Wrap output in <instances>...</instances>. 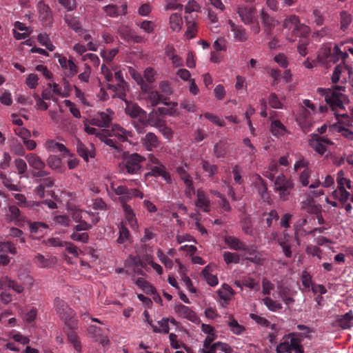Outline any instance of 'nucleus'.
<instances>
[{
	"instance_id": "49530a36",
	"label": "nucleus",
	"mask_w": 353,
	"mask_h": 353,
	"mask_svg": "<svg viewBox=\"0 0 353 353\" xmlns=\"http://www.w3.org/2000/svg\"><path fill=\"white\" fill-rule=\"evenodd\" d=\"M8 212V217L10 221H14L15 223L21 221V212L17 206H10Z\"/></svg>"
},
{
	"instance_id": "c03bdc74",
	"label": "nucleus",
	"mask_w": 353,
	"mask_h": 353,
	"mask_svg": "<svg viewBox=\"0 0 353 353\" xmlns=\"http://www.w3.org/2000/svg\"><path fill=\"white\" fill-rule=\"evenodd\" d=\"M65 21L68 26L74 30L76 32H80L81 30V26L79 21L71 15L65 16Z\"/></svg>"
},
{
	"instance_id": "603ef678",
	"label": "nucleus",
	"mask_w": 353,
	"mask_h": 353,
	"mask_svg": "<svg viewBox=\"0 0 353 353\" xmlns=\"http://www.w3.org/2000/svg\"><path fill=\"white\" fill-rule=\"evenodd\" d=\"M0 252L3 254L9 252L12 254H15L17 253V248L10 241L0 242Z\"/></svg>"
},
{
	"instance_id": "4468645a",
	"label": "nucleus",
	"mask_w": 353,
	"mask_h": 353,
	"mask_svg": "<svg viewBox=\"0 0 353 353\" xmlns=\"http://www.w3.org/2000/svg\"><path fill=\"white\" fill-rule=\"evenodd\" d=\"M236 12L244 24L250 23L256 18V9L254 7L239 6Z\"/></svg>"
},
{
	"instance_id": "3c124183",
	"label": "nucleus",
	"mask_w": 353,
	"mask_h": 353,
	"mask_svg": "<svg viewBox=\"0 0 353 353\" xmlns=\"http://www.w3.org/2000/svg\"><path fill=\"white\" fill-rule=\"evenodd\" d=\"M223 259L227 264L239 263L240 261V256L236 252H225L223 253Z\"/></svg>"
},
{
	"instance_id": "39448f33",
	"label": "nucleus",
	"mask_w": 353,
	"mask_h": 353,
	"mask_svg": "<svg viewBox=\"0 0 353 353\" xmlns=\"http://www.w3.org/2000/svg\"><path fill=\"white\" fill-rule=\"evenodd\" d=\"M112 190L117 195L119 196V201L122 207L132 198H143V193L137 188H128L125 185L115 186L114 183H111L110 187L108 188Z\"/></svg>"
},
{
	"instance_id": "a211bd4d",
	"label": "nucleus",
	"mask_w": 353,
	"mask_h": 353,
	"mask_svg": "<svg viewBox=\"0 0 353 353\" xmlns=\"http://www.w3.org/2000/svg\"><path fill=\"white\" fill-rule=\"evenodd\" d=\"M37 8L39 13V19L46 26L50 25L52 21V14L49 6L43 1H39Z\"/></svg>"
},
{
	"instance_id": "ddd939ff",
	"label": "nucleus",
	"mask_w": 353,
	"mask_h": 353,
	"mask_svg": "<svg viewBox=\"0 0 353 353\" xmlns=\"http://www.w3.org/2000/svg\"><path fill=\"white\" fill-rule=\"evenodd\" d=\"M125 113L131 118H139V121L143 122V119L146 118V112L140 108L137 103L129 102L125 99Z\"/></svg>"
},
{
	"instance_id": "423d86ee",
	"label": "nucleus",
	"mask_w": 353,
	"mask_h": 353,
	"mask_svg": "<svg viewBox=\"0 0 353 353\" xmlns=\"http://www.w3.org/2000/svg\"><path fill=\"white\" fill-rule=\"evenodd\" d=\"M285 28L292 30V34L295 37H306L310 31V28L300 22L299 18L296 15H290L287 17L283 23Z\"/></svg>"
},
{
	"instance_id": "dca6fc26",
	"label": "nucleus",
	"mask_w": 353,
	"mask_h": 353,
	"mask_svg": "<svg viewBox=\"0 0 353 353\" xmlns=\"http://www.w3.org/2000/svg\"><path fill=\"white\" fill-rule=\"evenodd\" d=\"M153 163H157L158 165L152 166L148 174L155 177L162 176L167 183L171 184L172 180L170 174L166 171L165 167L161 163H159L157 159H154Z\"/></svg>"
},
{
	"instance_id": "052dcab7",
	"label": "nucleus",
	"mask_w": 353,
	"mask_h": 353,
	"mask_svg": "<svg viewBox=\"0 0 353 353\" xmlns=\"http://www.w3.org/2000/svg\"><path fill=\"white\" fill-rule=\"evenodd\" d=\"M289 338L290 337H288V335L285 336L283 337V341L280 343L276 346V350L277 353H288V352H290V345H289Z\"/></svg>"
},
{
	"instance_id": "6e6d98bb",
	"label": "nucleus",
	"mask_w": 353,
	"mask_h": 353,
	"mask_svg": "<svg viewBox=\"0 0 353 353\" xmlns=\"http://www.w3.org/2000/svg\"><path fill=\"white\" fill-rule=\"evenodd\" d=\"M70 239L75 241H79L83 243H86L89 240V234L87 232L79 233V232H74L70 235Z\"/></svg>"
},
{
	"instance_id": "bf43d9fd",
	"label": "nucleus",
	"mask_w": 353,
	"mask_h": 353,
	"mask_svg": "<svg viewBox=\"0 0 353 353\" xmlns=\"http://www.w3.org/2000/svg\"><path fill=\"white\" fill-rule=\"evenodd\" d=\"M0 179L1 180L3 184L10 190L19 191L18 185L12 184L11 179L8 178L7 176L3 172H0Z\"/></svg>"
},
{
	"instance_id": "393cba45",
	"label": "nucleus",
	"mask_w": 353,
	"mask_h": 353,
	"mask_svg": "<svg viewBox=\"0 0 353 353\" xmlns=\"http://www.w3.org/2000/svg\"><path fill=\"white\" fill-rule=\"evenodd\" d=\"M293 183L291 180L287 179L283 174L279 175L274 182L275 191L282 190L283 189H292Z\"/></svg>"
},
{
	"instance_id": "20e7f679",
	"label": "nucleus",
	"mask_w": 353,
	"mask_h": 353,
	"mask_svg": "<svg viewBox=\"0 0 353 353\" xmlns=\"http://www.w3.org/2000/svg\"><path fill=\"white\" fill-rule=\"evenodd\" d=\"M55 305L57 313L65 325L70 330L76 329L77 327V321L74 311L68 307L65 301L59 299H55Z\"/></svg>"
},
{
	"instance_id": "a18cd8bd",
	"label": "nucleus",
	"mask_w": 353,
	"mask_h": 353,
	"mask_svg": "<svg viewBox=\"0 0 353 353\" xmlns=\"http://www.w3.org/2000/svg\"><path fill=\"white\" fill-rule=\"evenodd\" d=\"M347 70L345 65L342 63L337 65L333 71L332 75V82L333 83H336L339 81L341 76L343 72H344Z\"/></svg>"
},
{
	"instance_id": "aec40b11",
	"label": "nucleus",
	"mask_w": 353,
	"mask_h": 353,
	"mask_svg": "<svg viewBox=\"0 0 353 353\" xmlns=\"http://www.w3.org/2000/svg\"><path fill=\"white\" fill-rule=\"evenodd\" d=\"M174 310L180 316L187 319L188 320L196 323L199 321V317L189 307L181 303H178L174 307Z\"/></svg>"
},
{
	"instance_id": "0e129e2a",
	"label": "nucleus",
	"mask_w": 353,
	"mask_h": 353,
	"mask_svg": "<svg viewBox=\"0 0 353 353\" xmlns=\"http://www.w3.org/2000/svg\"><path fill=\"white\" fill-rule=\"evenodd\" d=\"M203 117L210 121L214 124H216L219 126H224L225 123L223 119H221L218 116L214 115L210 112H206L203 114Z\"/></svg>"
},
{
	"instance_id": "f3484780",
	"label": "nucleus",
	"mask_w": 353,
	"mask_h": 353,
	"mask_svg": "<svg viewBox=\"0 0 353 353\" xmlns=\"http://www.w3.org/2000/svg\"><path fill=\"white\" fill-rule=\"evenodd\" d=\"M108 137L115 138L121 143L127 141L129 137H132V133L119 125L115 124L112 126L111 132L108 133Z\"/></svg>"
},
{
	"instance_id": "5701e85b",
	"label": "nucleus",
	"mask_w": 353,
	"mask_h": 353,
	"mask_svg": "<svg viewBox=\"0 0 353 353\" xmlns=\"http://www.w3.org/2000/svg\"><path fill=\"white\" fill-rule=\"evenodd\" d=\"M123 208V210L125 213V217L129 225L134 230L138 229L137 220L135 216V213L132 207L128 204H125Z\"/></svg>"
},
{
	"instance_id": "72a5a7b5",
	"label": "nucleus",
	"mask_w": 353,
	"mask_h": 353,
	"mask_svg": "<svg viewBox=\"0 0 353 353\" xmlns=\"http://www.w3.org/2000/svg\"><path fill=\"white\" fill-rule=\"evenodd\" d=\"M271 132L274 136H283L286 132V128L279 120L275 119L271 123Z\"/></svg>"
},
{
	"instance_id": "69168bd1",
	"label": "nucleus",
	"mask_w": 353,
	"mask_h": 353,
	"mask_svg": "<svg viewBox=\"0 0 353 353\" xmlns=\"http://www.w3.org/2000/svg\"><path fill=\"white\" fill-rule=\"evenodd\" d=\"M117 52V49H112L108 51L102 50L101 52V55L104 61H105L107 63H110L113 60Z\"/></svg>"
},
{
	"instance_id": "412c9836",
	"label": "nucleus",
	"mask_w": 353,
	"mask_h": 353,
	"mask_svg": "<svg viewBox=\"0 0 353 353\" xmlns=\"http://www.w3.org/2000/svg\"><path fill=\"white\" fill-rule=\"evenodd\" d=\"M196 196L197 199L195 202L196 206L205 212H209L210 210V201L205 193L201 190H198Z\"/></svg>"
},
{
	"instance_id": "473e14b6",
	"label": "nucleus",
	"mask_w": 353,
	"mask_h": 353,
	"mask_svg": "<svg viewBox=\"0 0 353 353\" xmlns=\"http://www.w3.org/2000/svg\"><path fill=\"white\" fill-rule=\"evenodd\" d=\"M119 237L117 240L119 244H128L131 242L130 234L125 225L121 224L119 227Z\"/></svg>"
},
{
	"instance_id": "37998d69",
	"label": "nucleus",
	"mask_w": 353,
	"mask_h": 353,
	"mask_svg": "<svg viewBox=\"0 0 353 353\" xmlns=\"http://www.w3.org/2000/svg\"><path fill=\"white\" fill-rule=\"evenodd\" d=\"M341 29L345 31L349 25L352 23V17L350 13L345 10H343L340 13Z\"/></svg>"
},
{
	"instance_id": "338daca9",
	"label": "nucleus",
	"mask_w": 353,
	"mask_h": 353,
	"mask_svg": "<svg viewBox=\"0 0 353 353\" xmlns=\"http://www.w3.org/2000/svg\"><path fill=\"white\" fill-rule=\"evenodd\" d=\"M30 230L32 233H37L48 228L47 225L42 222H30Z\"/></svg>"
},
{
	"instance_id": "58836bf2",
	"label": "nucleus",
	"mask_w": 353,
	"mask_h": 353,
	"mask_svg": "<svg viewBox=\"0 0 353 353\" xmlns=\"http://www.w3.org/2000/svg\"><path fill=\"white\" fill-rule=\"evenodd\" d=\"M48 165L57 172H62L61 160L55 155H50L47 159Z\"/></svg>"
},
{
	"instance_id": "0eeeda50",
	"label": "nucleus",
	"mask_w": 353,
	"mask_h": 353,
	"mask_svg": "<svg viewBox=\"0 0 353 353\" xmlns=\"http://www.w3.org/2000/svg\"><path fill=\"white\" fill-rule=\"evenodd\" d=\"M114 112L110 108L98 112L91 120L90 124L100 128H108L111 123Z\"/></svg>"
},
{
	"instance_id": "6e6552de",
	"label": "nucleus",
	"mask_w": 353,
	"mask_h": 353,
	"mask_svg": "<svg viewBox=\"0 0 353 353\" xmlns=\"http://www.w3.org/2000/svg\"><path fill=\"white\" fill-rule=\"evenodd\" d=\"M114 78L117 85L108 83V88L116 92V95L121 99H124L126 96V91L128 90V83L124 80L123 72L119 70L114 73Z\"/></svg>"
},
{
	"instance_id": "864d4df0",
	"label": "nucleus",
	"mask_w": 353,
	"mask_h": 353,
	"mask_svg": "<svg viewBox=\"0 0 353 353\" xmlns=\"http://www.w3.org/2000/svg\"><path fill=\"white\" fill-rule=\"evenodd\" d=\"M34 263L41 268H49L50 261L41 254H37L34 258Z\"/></svg>"
},
{
	"instance_id": "de8ad7c7",
	"label": "nucleus",
	"mask_w": 353,
	"mask_h": 353,
	"mask_svg": "<svg viewBox=\"0 0 353 353\" xmlns=\"http://www.w3.org/2000/svg\"><path fill=\"white\" fill-rule=\"evenodd\" d=\"M230 330L235 334L240 335L244 330L245 327L243 325L239 324L238 321L233 317L230 318V321L228 323Z\"/></svg>"
},
{
	"instance_id": "c756f323",
	"label": "nucleus",
	"mask_w": 353,
	"mask_h": 353,
	"mask_svg": "<svg viewBox=\"0 0 353 353\" xmlns=\"http://www.w3.org/2000/svg\"><path fill=\"white\" fill-rule=\"evenodd\" d=\"M260 15L265 30L270 32L276 25V21L263 10H261Z\"/></svg>"
},
{
	"instance_id": "4c0bfd02",
	"label": "nucleus",
	"mask_w": 353,
	"mask_h": 353,
	"mask_svg": "<svg viewBox=\"0 0 353 353\" xmlns=\"http://www.w3.org/2000/svg\"><path fill=\"white\" fill-rule=\"evenodd\" d=\"M108 131L105 130V132L103 134V135L101 137V141L104 142L106 145H109L110 147L119 150L121 149V143L114 137H110L107 136Z\"/></svg>"
},
{
	"instance_id": "ea45409f",
	"label": "nucleus",
	"mask_w": 353,
	"mask_h": 353,
	"mask_svg": "<svg viewBox=\"0 0 353 353\" xmlns=\"http://www.w3.org/2000/svg\"><path fill=\"white\" fill-rule=\"evenodd\" d=\"M148 99L152 106L157 105L161 102L168 105V103L165 101V97L157 91L150 92L148 94Z\"/></svg>"
},
{
	"instance_id": "7c9ffc66",
	"label": "nucleus",
	"mask_w": 353,
	"mask_h": 353,
	"mask_svg": "<svg viewBox=\"0 0 353 353\" xmlns=\"http://www.w3.org/2000/svg\"><path fill=\"white\" fill-rule=\"evenodd\" d=\"M212 268L210 265H207L201 272V275L210 286H216L218 284V279L216 276L211 274Z\"/></svg>"
},
{
	"instance_id": "7ed1b4c3",
	"label": "nucleus",
	"mask_w": 353,
	"mask_h": 353,
	"mask_svg": "<svg viewBox=\"0 0 353 353\" xmlns=\"http://www.w3.org/2000/svg\"><path fill=\"white\" fill-rule=\"evenodd\" d=\"M347 57L343 53L337 45L332 48V43H328L323 46L318 53V59L321 62L336 63L339 59H345Z\"/></svg>"
},
{
	"instance_id": "2eb2a0df",
	"label": "nucleus",
	"mask_w": 353,
	"mask_h": 353,
	"mask_svg": "<svg viewBox=\"0 0 353 353\" xmlns=\"http://www.w3.org/2000/svg\"><path fill=\"white\" fill-rule=\"evenodd\" d=\"M118 33L121 38L126 41L141 43L143 38L135 34L128 26L121 25L118 28Z\"/></svg>"
},
{
	"instance_id": "4d7b16f0",
	"label": "nucleus",
	"mask_w": 353,
	"mask_h": 353,
	"mask_svg": "<svg viewBox=\"0 0 353 353\" xmlns=\"http://www.w3.org/2000/svg\"><path fill=\"white\" fill-rule=\"evenodd\" d=\"M47 148L52 151H59L61 152H68V149L65 146L60 143L55 142L54 141H48L47 142Z\"/></svg>"
},
{
	"instance_id": "680f3d73",
	"label": "nucleus",
	"mask_w": 353,
	"mask_h": 353,
	"mask_svg": "<svg viewBox=\"0 0 353 353\" xmlns=\"http://www.w3.org/2000/svg\"><path fill=\"white\" fill-rule=\"evenodd\" d=\"M279 245L282 248L284 255L287 258H291L292 256V252L291 250V245L288 243V240L285 239H279L278 241Z\"/></svg>"
},
{
	"instance_id": "4be33fe9",
	"label": "nucleus",
	"mask_w": 353,
	"mask_h": 353,
	"mask_svg": "<svg viewBox=\"0 0 353 353\" xmlns=\"http://www.w3.org/2000/svg\"><path fill=\"white\" fill-rule=\"evenodd\" d=\"M143 145L148 151H152L159 145L157 137L152 132H148L141 140Z\"/></svg>"
},
{
	"instance_id": "c85d7f7f",
	"label": "nucleus",
	"mask_w": 353,
	"mask_h": 353,
	"mask_svg": "<svg viewBox=\"0 0 353 353\" xmlns=\"http://www.w3.org/2000/svg\"><path fill=\"white\" fill-rule=\"evenodd\" d=\"M224 241L231 249L234 250L241 251V249H245V243L235 236H225Z\"/></svg>"
},
{
	"instance_id": "9b49d317",
	"label": "nucleus",
	"mask_w": 353,
	"mask_h": 353,
	"mask_svg": "<svg viewBox=\"0 0 353 353\" xmlns=\"http://www.w3.org/2000/svg\"><path fill=\"white\" fill-rule=\"evenodd\" d=\"M108 331V330H103L97 325H90L88 329V334L103 347L110 344V340L105 333Z\"/></svg>"
},
{
	"instance_id": "f8f14e48",
	"label": "nucleus",
	"mask_w": 353,
	"mask_h": 353,
	"mask_svg": "<svg viewBox=\"0 0 353 353\" xmlns=\"http://www.w3.org/2000/svg\"><path fill=\"white\" fill-rule=\"evenodd\" d=\"M228 23L231 32H233V37L235 41L245 42L248 39L249 33L246 31L245 28L241 25L236 24L231 19H229Z\"/></svg>"
},
{
	"instance_id": "f257e3e1",
	"label": "nucleus",
	"mask_w": 353,
	"mask_h": 353,
	"mask_svg": "<svg viewBox=\"0 0 353 353\" xmlns=\"http://www.w3.org/2000/svg\"><path fill=\"white\" fill-rule=\"evenodd\" d=\"M343 92H345V88L339 85H334L332 88H319L317 92L322 97H324L325 101L332 109L335 112L338 119L340 117L348 119L347 113L338 114L336 112L339 110H345L344 105L349 102L348 97Z\"/></svg>"
},
{
	"instance_id": "e2e57ef3",
	"label": "nucleus",
	"mask_w": 353,
	"mask_h": 353,
	"mask_svg": "<svg viewBox=\"0 0 353 353\" xmlns=\"http://www.w3.org/2000/svg\"><path fill=\"white\" fill-rule=\"evenodd\" d=\"M65 74L67 77H72L78 72V68L77 65L71 59H69V63L68 64L67 68H65Z\"/></svg>"
},
{
	"instance_id": "9d476101",
	"label": "nucleus",
	"mask_w": 353,
	"mask_h": 353,
	"mask_svg": "<svg viewBox=\"0 0 353 353\" xmlns=\"http://www.w3.org/2000/svg\"><path fill=\"white\" fill-rule=\"evenodd\" d=\"M309 144L317 153L322 155L326 151L325 145H332V142L327 137L313 134Z\"/></svg>"
},
{
	"instance_id": "2f4dec72",
	"label": "nucleus",
	"mask_w": 353,
	"mask_h": 353,
	"mask_svg": "<svg viewBox=\"0 0 353 353\" xmlns=\"http://www.w3.org/2000/svg\"><path fill=\"white\" fill-rule=\"evenodd\" d=\"M142 123L143 125L148 124L158 128L164 123V121L157 112H152L148 115V119L145 121V119H144Z\"/></svg>"
},
{
	"instance_id": "13d9d810",
	"label": "nucleus",
	"mask_w": 353,
	"mask_h": 353,
	"mask_svg": "<svg viewBox=\"0 0 353 353\" xmlns=\"http://www.w3.org/2000/svg\"><path fill=\"white\" fill-rule=\"evenodd\" d=\"M332 37V30L329 27L322 28L320 30L316 31L313 34V37L315 39L320 40L323 37L330 38Z\"/></svg>"
},
{
	"instance_id": "09e8293b",
	"label": "nucleus",
	"mask_w": 353,
	"mask_h": 353,
	"mask_svg": "<svg viewBox=\"0 0 353 353\" xmlns=\"http://www.w3.org/2000/svg\"><path fill=\"white\" fill-rule=\"evenodd\" d=\"M336 181L338 183V188H345L346 186L348 189L352 188L351 181L346 179L344 176V172L343 170H340L337 174Z\"/></svg>"
},
{
	"instance_id": "8fccbe9b",
	"label": "nucleus",
	"mask_w": 353,
	"mask_h": 353,
	"mask_svg": "<svg viewBox=\"0 0 353 353\" xmlns=\"http://www.w3.org/2000/svg\"><path fill=\"white\" fill-rule=\"evenodd\" d=\"M176 173L185 185L193 182L192 176L183 167H178L176 168Z\"/></svg>"
},
{
	"instance_id": "b1692460",
	"label": "nucleus",
	"mask_w": 353,
	"mask_h": 353,
	"mask_svg": "<svg viewBox=\"0 0 353 353\" xmlns=\"http://www.w3.org/2000/svg\"><path fill=\"white\" fill-rule=\"evenodd\" d=\"M106 14L110 17H117L119 15H124L127 12V5L123 4L120 8L114 5H108L103 8Z\"/></svg>"
},
{
	"instance_id": "f03ea898",
	"label": "nucleus",
	"mask_w": 353,
	"mask_h": 353,
	"mask_svg": "<svg viewBox=\"0 0 353 353\" xmlns=\"http://www.w3.org/2000/svg\"><path fill=\"white\" fill-rule=\"evenodd\" d=\"M145 161V158L138 153L125 154L120 168L123 173L137 174L140 173L142 168L141 163Z\"/></svg>"
},
{
	"instance_id": "bb28decb",
	"label": "nucleus",
	"mask_w": 353,
	"mask_h": 353,
	"mask_svg": "<svg viewBox=\"0 0 353 353\" xmlns=\"http://www.w3.org/2000/svg\"><path fill=\"white\" fill-rule=\"evenodd\" d=\"M217 293L219 298L224 301V303L221 304L222 306L225 307L228 304L234 292L229 285L225 283L222 285V288L218 290Z\"/></svg>"
},
{
	"instance_id": "5fc2aeb1",
	"label": "nucleus",
	"mask_w": 353,
	"mask_h": 353,
	"mask_svg": "<svg viewBox=\"0 0 353 353\" xmlns=\"http://www.w3.org/2000/svg\"><path fill=\"white\" fill-rule=\"evenodd\" d=\"M263 303L268 307L271 311H278L282 308V305L272 300L270 297H265L263 299Z\"/></svg>"
},
{
	"instance_id": "1a4fd4ad",
	"label": "nucleus",
	"mask_w": 353,
	"mask_h": 353,
	"mask_svg": "<svg viewBox=\"0 0 353 353\" xmlns=\"http://www.w3.org/2000/svg\"><path fill=\"white\" fill-rule=\"evenodd\" d=\"M231 347L225 343L220 341L215 342L214 344H203V347L199 350V353H232Z\"/></svg>"
},
{
	"instance_id": "f704fd0d",
	"label": "nucleus",
	"mask_w": 353,
	"mask_h": 353,
	"mask_svg": "<svg viewBox=\"0 0 353 353\" xmlns=\"http://www.w3.org/2000/svg\"><path fill=\"white\" fill-rule=\"evenodd\" d=\"M353 321V314L352 312H347L344 315L341 316L338 319L337 322L339 325L343 329H348L353 325L352 321Z\"/></svg>"
},
{
	"instance_id": "79ce46f5",
	"label": "nucleus",
	"mask_w": 353,
	"mask_h": 353,
	"mask_svg": "<svg viewBox=\"0 0 353 353\" xmlns=\"http://www.w3.org/2000/svg\"><path fill=\"white\" fill-rule=\"evenodd\" d=\"M333 194L334 196L339 199L343 204L346 203L350 197V193L345 189V188H338L337 190L334 191Z\"/></svg>"
},
{
	"instance_id": "c9c22d12",
	"label": "nucleus",
	"mask_w": 353,
	"mask_h": 353,
	"mask_svg": "<svg viewBox=\"0 0 353 353\" xmlns=\"http://www.w3.org/2000/svg\"><path fill=\"white\" fill-rule=\"evenodd\" d=\"M201 167L209 177H212L218 172V166L211 164L208 161L202 159L201 162Z\"/></svg>"
},
{
	"instance_id": "e433bc0d",
	"label": "nucleus",
	"mask_w": 353,
	"mask_h": 353,
	"mask_svg": "<svg viewBox=\"0 0 353 353\" xmlns=\"http://www.w3.org/2000/svg\"><path fill=\"white\" fill-rule=\"evenodd\" d=\"M170 28L174 31H179L183 24L181 16L178 13H173L170 17Z\"/></svg>"
},
{
	"instance_id": "a19ab883",
	"label": "nucleus",
	"mask_w": 353,
	"mask_h": 353,
	"mask_svg": "<svg viewBox=\"0 0 353 353\" xmlns=\"http://www.w3.org/2000/svg\"><path fill=\"white\" fill-rule=\"evenodd\" d=\"M241 224L243 231L245 234L253 235V227L251 218L249 216H245L241 220Z\"/></svg>"
},
{
	"instance_id": "774afa93",
	"label": "nucleus",
	"mask_w": 353,
	"mask_h": 353,
	"mask_svg": "<svg viewBox=\"0 0 353 353\" xmlns=\"http://www.w3.org/2000/svg\"><path fill=\"white\" fill-rule=\"evenodd\" d=\"M270 105L275 109L282 108V103L279 99L278 97L275 93H271L268 99Z\"/></svg>"
},
{
	"instance_id": "6ab92c4d",
	"label": "nucleus",
	"mask_w": 353,
	"mask_h": 353,
	"mask_svg": "<svg viewBox=\"0 0 353 353\" xmlns=\"http://www.w3.org/2000/svg\"><path fill=\"white\" fill-rule=\"evenodd\" d=\"M76 148L79 155L86 162H88L89 158H94L95 157V150L92 144H90L89 146H86L79 139H78Z\"/></svg>"
},
{
	"instance_id": "a878e982",
	"label": "nucleus",
	"mask_w": 353,
	"mask_h": 353,
	"mask_svg": "<svg viewBox=\"0 0 353 353\" xmlns=\"http://www.w3.org/2000/svg\"><path fill=\"white\" fill-rule=\"evenodd\" d=\"M290 352L293 350L295 353H304V348L301 344V339L296 337L295 333H290L288 335Z\"/></svg>"
},
{
	"instance_id": "cd10ccee",
	"label": "nucleus",
	"mask_w": 353,
	"mask_h": 353,
	"mask_svg": "<svg viewBox=\"0 0 353 353\" xmlns=\"http://www.w3.org/2000/svg\"><path fill=\"white\" fill-rule=\"evenodd\" d=\"M26 159L29 163L30 166L34 170L44 169L46 167L45 162L35 154L30 153L26 156Z\"/></svg>"
}]
</instances>
